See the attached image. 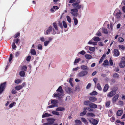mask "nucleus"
Segmentation results:
<instances>
[{
	"mask_svg": "<svg viewBox=\"0 0 125 125\" xmlns=\"http://www.w3.org/2000/svg\"><path fill=\"white\" fill-rule=\"evenodd\" d=\"M57 93H54V96L58 97V98H62L61 95H62L63 93V91L62 89V87L61 86H59L56 91Z\"/></svg>",
	"mask_w": 125,
	"mask_h": 125,
	"instance_id": "obj_1",
	"label": "nucleus"
},
{
	"mask_svg": "<svg viewBox=\"0 0 125 125\" xmlns=\"http://www.w3.org/2000/svg\"><path fill=\"white\" fill-rule=\"evenodd\" d=\"M71 13L74 17H77L78 15V10L76 8L71 9L70 10Z\"/></svg>",
	"mask_w": 125,
	"mask_h": 125,
	"instance_id": "obj_2",
	"label": "nucleus"
},
{
	"mask_svg": "<svg viewBox=\"0 0 125 125\" xmlns=\"http://www.w3.org/2000/svg\"><path fill=\"white\" fill-rule=\"evenodd\" d=\"M88 73L87 71H82L78 73L77 75L78 77H83L86 75Z\"/></svg>",
	"mask_w": 125,
	"mask_h": 125,
	"instance_id": "obj_3",
	"label": "nucleus"
},
{
	"mask_svg": "<svg viewBox=\"0 0 125 125\" xmlns=\"http://www.w3.org/2000/svg\"><path fill=\"white\" fill-rule=\"evenodd\" d=\"M119 66L121 68H123L125 66V57H123L119 63Z\"/></svg>",
	"mask_w": 125,
	"mask_h": 125,
	"instance_id": "obj_4",
	"label": "nucleus"
},
{
	"mask_svg": "<svg viewBox=\"0 0 125 125\" xmlns=\"http://www.w3.org/2000/svg\"><path fill=\"white\" fill-rule=\"evenodd\" d=\"M52 29L51 26H50L47 28L44 31V34L45 35L49 34L50 32L52 31Z\"/></svg>",
	"mask_w": 125,
	"mask_h": 125,
	"instance_id": "obj_5",
	"label": "nucleus"
},
{
	"mask_svg": "<svg viewBox=\"0 0 125 125\" xmlns=\"http://www.w3.org/2000/svg\"><path fill=\"white\" fill-rule=\"evenodd\" d=\"M80 3V1L78 0L77 2L73 3L72 4V6L73 7H76V8L77 9H79L82 8V5H80L79 3Z\"/></svg>",
	"mask_w": 125,
	"mask_h": 125,
	"instance_id": "obj_6",
	"label": "nucleus"
},
{
	"mask_svg": "<svg viewBox=\"0 0 125 125\" xmlns=\"http://www.w3.org/2000/svg\"><path fill=\"white\" fill-rule=\"evenodd\" d=\"M88 119L93 125H96L98 123V121L96 120L93 118H88Z\"/></svg>",
	"mask_w": 125,
	"mask_h": 125,
	"instance_id": "obj_7",
	"label": "nucleus"
},
{
	"mask_svg": "<svg viewBox=\"0 0 125 125\" xmlns=\"http://www.w3.org/2000/svg\"><path fill=\"white\" fill-rule=\"evenodd\" d=\"M6 82L1 84L0 86V94H1L4 90L6 86Z\"/></svg>",
	"mask_w": 125,
	"mask_h": 125,
	"instance_id": "obj_8",
	"label": "nucleus"
},
{
	"mask_svg": "<svg viewBox=\"0 0 125 125\" xmlns=\"http://www.w3.org/2000/svg\"><path fill=\"white\" fill-rule=\"evenodd\" d=\"M52 25L54 28L57 31V34H59L60 32V31L58 30L56 23H53L52 24Z\"/></svg>",
	"mask_w": 125,
	"mask_h": 125,
	"instance_id": "obj_9",
	"label": "nucleus"
},
{
	"mask_svg": "<svg viewBox=\"0 0 125 125\" xmlns=\"http://www.w3.org/2000/svg\"><path fill=\"white\" fill-rule=\"evenodd\" d=\"M119 96V95L118 94L115 95L113 98L112 100V102L113 103L115 102L118 100Z\"/></svg>",
	"mask_w": 125,
	"mask_h": 125,
	"instance_id": "obj_10",
	"label": "nucleus"
},
{
	"mask_svg": "<svg viewBox=\"0 0 125 125\" xmlns=\"http://www.w3.org/2000/svg\"><path fill=\"white\" fill-rule=\"evenodd\" d=\"M114 55L116 57H118L120 55V53L119 51L116 49H115L114 50Z\"/></svg>",
	"mask_w": 125,
	"mask_h": 125,
	"instance_id": "obj_11",
	"label": "nucleus"
},
{
	"mask_svg": "<svg viewBox=\"0 0 125 125\" xmlns=\"http://www.w3.org/2000/svg\"><path fill=\"white\" fill-rule=\"evenodd\" d=\"M116 93L115 91L113 90L109 92L107 94V96L109 97H110L113 96Z\"/></svg>",
	"mask_w": 125,
	"mask_h": 125,
	"instance_id": "obj_12",
	"label": "nucleus"
},
{
	"mask_svg": "<svg viewBox=\"0 0 125 125\" xmlns=\"http://www.w3.org/2000/svg\"><path fill=\"white\" fill-rule=\"evenodd\" d=\"M55 119L52 118H48L47 119V121L49 124L51 125L55 121Z\"/></svg>",
	"mask_w": 125,
	"mask_h": 125,
	"instance_id": "obj_13",
	"label": "nucleus"
},
{
	"mask_svg": "<svg viewBox=\"0 0 125 125\" xmlns=\"http://www.w3.org/2000/svg\"><path fill=\"white\" fill-rule=\"evenodd\" d=\"M121 14L122 13L121 11L120 10H119V11L115 15V18L117 19H119L121 17Z\"/></svg>",
	"mask_w": 125,
	"mask_h": 125,
	"instance_id": "obj_14",
	"label": "nucleus"
},
{
	"mask_svg": "<svg viewBox=\"0 0 125 125\" xmlns=\"http://www.w3.org/2000/svg\"><path fill=\"white\" fill-rule=\"evenodd\" d=\"M123 113V110L122 109L118 110L116 113L117 116H121Z\"/></svg>",
	"mask_w": 125,
	"mask_h": 125,
	"instance_id": "obj_15",
	"label": "nucleus"
},
{
	"mask_svg": "<svg viewBox=\"0 0 125 125\" xmlns=\"http://www.w3.org/2000/svg\"><path fill=\"white\" fill-rule=\"evenodd\" d=\"M83 70H88L89 69V68L85 65H82L80 67Z\"/></svg>",
	"mask_w": 125,
	"mask_h": 125,
	"instance_id": "obj_16",
	"label": "nucleus"
},
{
	"mask_svg": "<svg viewBox=\"0 0 125 125\" xmlns=\"http://www.w3.org/2000/svg\"><path fill=\"white\" fill-rule=\"evenodd\" d=\"M57 101L55 100H52L51 103L55 107L58 106Z\"/></svg>",
	"mask_w": 125,
	"mask_h": 125,
	"instance_id": "obj_17",
	"label": "nucleus"
},
{
	"mask_svg": "<svg viewBox=\"0 0 125 125\" xmlns=\"http://www.w3.org/2000/svg\"><path fill=\"white\" fill-rule=\"evenodd\" d=\"M65 90L68 93H70L72 92V89L69 87H66L65 88Z\"/></svg>",
	"mask_w": 125,
	"mask_h": 125,
	"instance_id": "obj_18",
	"label": "nucleus"
},
{
	"mask_svg": "<svg viewBox=\"0 0 125 125\" xmlns=\"http://www.w3.org/2000/svg\"><path fill=\"white\" fill-rule=\"evenodd\" d=\"M89 100L90 101L94 102L96 101L97 100V99L95 97L92 96L89 97Z\"/></svg>",
	"mask_w": 125,
	"mask_h": 125,
	"instance_id": "obj_19",
	"label": "nucleus"
},
{
	"mask_svg": "<svg viewBox=\"0 0 125 125\" xmlns=\"http://www.w3.org/2000/svg\"><path fill=\"white\" fill-rule=\"evenodd\" d=\"M89 106L90 108H97V105L94 103H91L89 104Z\"/></svg>",
	"mask_w": 125,
	"mask_h": 125,
	"instance_id": "obj_20",
	"label": "nucleus"
},
{
	"mask_svg": "<svg viewBox=\"0 0 125 125\" xmlns=\"http://www.w3.org/2000/svg\"><path fill=\"white\" fill-rule=\"evenodd\" d=\"M109 88L108 85V84H106L104 87L103 89V91L104 92H106L108 90Z\"/></svg>",
	"mask_w": 125,
	"mask_h": 125,
	"instance_id": "obj_21",
	"label": "nucleus"
},
{
	"mask_svg": "<svg viewBox=\"0 0 125 125\" xmlns=\"http://www.w3.org/2000/svg\"><path fill=\"white\" fill-rule=\"evenodd\" d=\"M64 109L65 108H64L62 107H59L57 108L56 109V111H61L64 110Z\"/></svg>",
	"mask_w": 125,
	"mask_h": 125,
	"instance_id": "obj_22",
	"label": "nucleus"
},
{
	"mask_svg": "<svg viewBox=\"0 0 125 125\" xmlns=\"http://www.w3.org/2000/svg\"><path fill=\"white\" fill-rule=\"evenodd\" d=\"M92 39L95 41L98 42L101 40L100 38L98 37H94Z\"/></svg>",
	"mask_w": 125,
	"mask_h": 125,
	"instance_id": "obj_23",
	"label": "nucleus"
},
{
	"mask_svg": "<svg viewBox=\"0 0 125 125\" xmlns=\"http://www.w3.org/2000/svg\"><path fill=\"white\" fill-rule=\"evenodd\" d=\"M22 88V86L21 85H18L16 86L15 89L17 91H19Z\"/></svg>",
	"mask_w": 125,
	"mask_h": 125,
	"instance_id": "obj_24",
	"label": "nucleus"
},
{
	"mask_svg": "<svg viewBox=\"0 0 125 125\" xmlns=\"http://www.w3.org/2000/svg\"><path fill=\"white\" fill-rule=\"evenodd\" d=\"M50 116H52V115L47 113H45L43 114L42 116V118H44L46 117H49Z\"/></svg>",
	"mask_w": 125,
	"mask_h": 125,
	"instance_id": "obj_25",
	"label": "nucleus"
},
{
	"mask_svg": "<svg viewBox=\"0 0 125 125\" xmlns=\"http://www.w3.org/2000/svg\"><path fill=\"white\" fill-rule=\"evenodd\" d=\"M85 58L87 59H90L92 58V56L90 55L86 54L85 55Z\"/></svg>",
	"mask_w": 125,
	"mask_h": 125,
	"instance_id": "obj_26",
	"label": "nucleus"
},
{
	"mask_svg": "<svg viewBox=\"0 0 125 125\" xmlns=\"http://www.w3.org/2000/svg\"><path fill=\"white\" fill-rule=\"evenodd\" d=\"M31 54L34 55L36 54V52L35 50L33 49H31Z\"/></svg>",
	"mask_w": 125,
	"mask_h": 125,
	"instance_id": "obj_27",
	"label": "nucleus"
},
{
	"mask_svg": "<svg viewBox=\"0 0 125 125\" xmlns=\"http://www.w3.org/2000/svg\"><path fill=\"white\" fill-rule=\"evenodd\" d=\"M81 120L86 125H88V122L84 118L82 117L81 118Z\"/></svg>",
	"mask_w": 125,
	"mask_h": 125,
	"instance_id": "obj_28",
	"label": "nucleus"
},
{
	"mask_svg": "<svg viewBox=\"0 0 125 125\" xmlns=\"http://www.w3.org/2000/svg\"><path fill=\"white\" fill-rule=\"evenodd\" d=\"M123 4L124 6L122 7V10L125 13V2H122L121 4Z\"/></svg>",
	"mask_w": 125,
	"mask_h": 125,
	"instance_id": "obj_29",
	"label": "nucleus"
},
{
	"mask_svg": "<svg viewBox=\"0 0 125 125\" xmlns=\"http://www.w3.org/2000/svg\"><path fill=\"white\" fill-rule=\"evenodd\" d=\"M52 113L54 115H59L60 114L59 112H57L56 111H53L52 112Z\"/></svg>",
	"mask_w": 125,
	"mask_h": 125,
	"instance_id": "obj_30",
	"label": "nucleus"
},
{
	"mask_svg": "<svg viewBox=\"0 0 125 125\" xmlns=\"http://www.w3.org/2000/svg\"><path fill=\"white\" fill-rule=\"evenodd\" d=\"M87 116H90L92 117H94L95 116L94 114L92 113H88L87 114Z\"/></svg>",
	"mask_w": 125,
	"mask_h": 125,
	"instance_id": "obj_31",
	"label": "nucleus"
},
{
	"mask_svg": "<svg viewBox=\"0 0 125 125\" xmlns=\"http://www.w3.org/2000/svg\"><path fill=\"white\" fill-rule=\"evenodd\" d=\"M19 74L21 77H24L25 75V73L24 71H21L20 72Z\"/></svg>",
	"mask_w": 125,
	"mask_h": 125,
	"instance_id": "obj_32",
	"label": "nucleus"
},
{
	"mask_svg": "<svg viewBox=\"0 0 125 125\" xmlns=\"http://www.w3.org/2000/svg\"><path fill=\"white\" fill-rule=\"evenodd\" d=\"M37 48L39 50H42V44H39L37 45Z\"/></svg>",
	"mask_w": 125,
	"mask_h": 125,
	"instance_id": "obj_33",
	"label": "nucleus"
},
{
	"mask_svg": "<svg viewBox=\"0 0 125 125\" xmlns=\"http://www.w3.org/2000/svg\"><path fill=\"white\" fill-rule=\"evenodd\" d=\"M102 31L105 34H106L108 33V32L107 31V29H105V28H103L102 29Z\"/></svg>",
	"mask_w": 125,
	"mask_h": 125,
	"instance_id": "obj_34",
	"label": "nucleus"
},
{
	"mask_svg": "<svg viewBox=\"0 0 125 125\" xmlns=\"http://www.w3.org/2000/svg\"><path fill=\"white\" fill-rule=\"evenodd\" d=\"M97 87L98 89L100 90L101 91L102 90V88L101 87L100 83H98L97 85Z\"/></svg>",
	"mask_w": 125,
	"mask_h": 125,
	"instance_id": "obj_35",
	"label": "nucleus"
},
{
	"mask_svg": "<svg viewBox=\"0 0 125 125\" xmlns=\"http://www.w3.org/2000/svg\"><path fill=\"white\" fill-rule=\"evenodd\" d=\"M50 42L48 40L45 41L44 43V45L45 46H47L50 43Z\"/></svg>",
	"mask_w": 125,
	"mask_h": 125,
	"instance_id": "obj_36",
	"label": "nucleus"
},
{
	"mask_svg": "<svg viewBox=\"0 0 125 125\" xmlns=\"http://www.w3.org/2000/svg\"><path fill=\"white\" fill-rule=\"evenodd\" d=\"M73 20H74V24L75 25H77L78 23V21L77 19L75 17H73Z\"/></svg>",
	"mask_w": 125,
	"mask_h": 125,
	"instance_id": "obj_37",
	"label": "nucleus"
},
{
	"mask_svg": "<svg viewBox=\"0 0 125 125\" xmlns=\"http://www.w3.org/2000/svg\"><path fill=\"white\" fill-rule=\"evenodd\" d=\"M109 62L108 60H106L104 61L103 63V65H108Z\"/></svg>",
	"mask_w": 125,
	"mask_h": 125,
	"instance_id": "obj_38",
	"label": "nucleus"
},
{
	"mask_svg": "<svg viewBox=\"0 0 125 125\" xmlns=\"http://www.w3.org/2000/svg\"><path fill=\"white\" fill-rule=\"evenodd\" d=\"M66 19L68 22L70 23L71 22V19L70 17L69 16H66Z\"/></svg>",
	"mask_w": 125,
	"mask_h": 125,
	"instance_id": "obj_39",
	"label": "nucleus"
},
{
	"mask_svg": "<svg viewBox=\"0 0 125 125\" xmlns=\"http://www.w3.org/2000/svg\"><path fill=\"white\" fill-rule=\"evenodd\" d=\"M113 77L115 78H118L119 77V74L117 73H115L114 74Z\"/></svg>",
	"mask_w": 125,
	"mask_h": 125,
	"instance_id": "obj_40",
	"label": "nucleus"
},
{
	"mask_svg": "<svg viewBox=\"0 0 125 125\" xmlns=\"http://www.w3.org/2000/svg\"><path fill=\"white\" fill-rule=\"evenodd\" d=\"M97 92L95 91H93L92 93H90V95H97Z\"/></svg>",
	"mask_w": 125,
	"mask_h": 125,
	"instance_id": "obj_41",
	"label": "nucleus"
},
{
	"mask_svg": "<svg viewBox=\"0 0 125 125\" xmlns=\"http://www.w3.org/2000/svg\"><path fill=\"white\" fill-rule=\"evenodd\" d=\"M81 61V59L80 58L76 59L74 62V64L75 65V63H78L80 61Z\"/></svg>",
	"mask_w": 125,
	"mask_h": 125,
	"instance_id": "obj_42",
	"label": "nucleus"
},
{
	"mask_svg": "<svg viewBox=\"0 0 125 125\" xmlns=\"http://www.w3.org/2000/svg\"><path fill=\"white\" fill-rule=\"evenodd\" d=\"M27 68V66L26 65L23 66L21 68V70L23 71H26Z\"/></svg>",
	"mask_w": 125,
	"mask_h": 125,
	"instance_id": "obj_43",
	"label": "nucleus"
},
{
	"mask_svg": "<svg viewBox=\"0 0 125 125\" xmlns=\"http://www.w3.org/2000/svg\"><path fill=\"white\" fill-rule=\"evenodd\" d=\"M63 25L64 27L66 28L67 27V24L64 21H63L62 22Z\"/></svg>",
	"mask_w": 125,
	"mask_h": 125,
	"instance_id": "obj_44",
	"label": "nucleus"
},
{
	"mask_svg": "<svg viewBox=\"0 0 125 125\" xmlns=\"http://www.w3.org/2000/svg\"><path fill=\"white\" fill-rule=\"evenodd\" d=\"M118 40L119 42H124V39L122 37H120L118 38Z\"/></svg>",
	"mask_w": 125,
	"mask_h": 125,
	"instance_id": "obj_45",
	"label": "nucleus"
},
{
	"mask_svg": "<svg viewBox=\"0 0 125 125\" xmlns=\"http://www.w3.org/2000/svg\"><path fill=\"white\" fill-rule=\"evenodd\" d=\"M118 47L120 49H121L122 50H124L125 49L124 46L122 45H119Z\"/></svg>",
	"mask_w": 125,
	"mask_h": 125,
	"instance_id": "obj_46",
	"label": "nucleus"
},
{
	"mask_svg": "<svg viewBox=\"0 0 125 125\" xmlns=\"http://www.w3.org/2000/svg\"><path fill=\"white\" fill-rule=\"evenodd\" d=\"M89 49L90 51L94 52L95 49L94 47H90L89 48Z\"/></svg>",
	"mask_w": 125,
	"mask_h": 125,
	"instance_id": "obj_47",
	"label": "nucleus"
},
{
	"mask_svg": "<svg viewBox=\"0 0 125 125\" xmlns=\"http://www.w3.org/2000/svg\"><path fill=\"white\" fill-rule=\"evenodd\" d=\"M75 122L76 123H78L80 125L81 124H82L81 121L80 120H75Z\"/></svg>",
	"mask_w": 125,
	"mask_h": 125,
	"instance_id": "obj_48",
	"label": "nucleus"
},
{
	"mask_svg": "<svg viewBox=\"0 0 125 125\" xmlns=\"http://www.w3.org/2000/svg\"><path fill=\"white\" fill-rule=\"evenodd\" d=\"M40 40L42 42H44L45 41V38L43 37H41L40 38Z\"/></svg>",
	"mask_w": 125,
	"mask_h": 125,
	"instance_id": "obj_49",
	"label": "nucleus"
},
{
	"mask_svg": "<svg viewBox=\"0 0 125 125\" xmlns=\"http://www.w3.org/2000/svg\"><path fill=\"white\" fill-rule=\"evenodd\" d=\"M15 82L16 83H19L21 82V80L20 79H17L15 81Z\"/></svg>",
	"mask_w": 125,
	"mask_h": 125,
	"instance_id": "obj_50",
	"label": "nucleus"
},
{
	"mask_svg": "<svg viewBox=\"0 0 125 125\" xmlns=\"http://www.w3.org/2000/svg\"><path fill=\"white\" fill-rule=\"evenodd\" d=\"M96 35L98 36H101L102 35V34L100 31H99L96 33Z\"/></svg>",
	"mask_w": 125,
	"mask_h": 125,
	"instance_id": "obj_51",
	"label": "nucleus"
},
{
	"mask_svg": "<svg viewBox=\"0 0 125 125\" xmlns=\"http://www.w3.org/2000/svg\"><path fill=\"white\" fill-rule=\"evenodd\" d=\"M89 101H85L84 102V104L86 105H88L89 104Z\"/></svg>",
	"mask_w": 125,
	"mask_h": 125,
	"instance_id": "obj_52",
	"label": "nucleus"
},
{
	"mask_svg": "<svg viewBox=\"0 0 125 125\" xmlns=\"http://www.w3.org/2000/svg\"><path fill=\"white\" fill-rule=\"evenodd\" d=\"M58 25L62 29H63V27L62 22H59L58 23Z\"/></svg>",
	"mask_w": 125,
	"mask_h": 125,
	"instance_id": "obj_53",
	"label": "nucleus"
},
{
	"mask_svg": "<svg viewBox=\"0 0 125 125\" xmlns=\"http://www.w3.org/2000/svg\"><path fill=\"white\" fill-rule=\"evenodd\" d=\"M72 79L73 78H71L70 79L69 82L71 86L72 87H73V84L72 83Z\"/></svg>",
	"mask_w": 125,
	"mask_h": 125,
	"instance_id": "obj_54",
	"label": "nucleus"
},
{
	"mask_svg": "<svg viewBox=\"0 0 125 125\" xmlns=\"http://www.w3.org/2000/svg\"><path fill=\"white\" fill-rule=\"evenodd\" d=\"M110 104V101H108L106 102V104H105V106H106L107 107H108L109 106Z\"/></svg>",
	"mask_w": 125,
	"mask_h": 125,
	"instance_id": "obj_55",
	"label": "nucleus"
},
{
	"mask_svg": "<svg viewBox=\"0 0 125 125\" xmlns=\"http://www.w3.org/2000/svg\"><path fill=\"white\" fill-rule=\"evenodd\" d=\"M89 107H86L87 110L89 111H92L93 110V109Z\"/></svg>",
	"mask_w": 125,
	"mask_h": 125,
	"instance_id": "obj_56",
	"label": "nucleus"
},
{
	"mask_svg": "<svg viewBox=\"0 0 125 125\" xmlns=\"http://www.w3.org/2000/svg\"><path fill=\"white\" fill-rule=\"evenodd\" d=\"M19 39L18 38L15 39L13 40V41L14 42H15V43L16 44H17L19 42Z\"/></svg>",
	"mask_w": 125,
	"mask_h": 125,
	"instance_id": "obj_57",
	"label": "nucleus"
},
{
	"mask_svg": "<svg viewBox=\"0 0 125 125\" xmlns=\"http://www.w3.org/2000/svg\"><path fill=\"white\" fill-rule=\"evenodd\" d=\"M52 31H51L52 34L53 35L55 34L56 33V31H55L54 29L52 28Z\"/></svg>",
	"mask_w": 125,
	"mask_h": 125,
	"instance_id": "obj_58",
	"label": "nucleus"
},
{
	"mask_svg": "<svg viewBox=\"0 0 125 125\" xmlns=\"http://www.w3.org/2000/svg\"><path fill=\"white\" fill-rule=\"evenodd\" d=\"M15 104V103L14 102H13L10 104L9 105V107L10 108H11L13 107L14 104Z\"/></svg>",
	"mask_w": 125,
	"mask_h": 125,
	"instance_id": "obj_59",
	"label": "nucleus"
},
{
	"mask_svg": "<svg viewBox=\"0 0 125 125\" xmlns=\"http://www.w3.org/2000/svg\"><path fill=\"white\" fill-rule=\"evenodd\" d=\"M20 35V33L19 32L17 33L14 36V38H17Z\"/></svg>",
	"mask_w": 125,
	"mask_h": 125,
	"instance_id": "obj_60",
	"label": "nucleus"
},
{
	"mask_svg": "<svg viewBox=\"0 0 125 125\" xmlns=\"http://www.w3.org/2000/svg\"><path fill=\"white\" fill-rule=\"evenodd\" d=\"M85 53V52L84 51H81L79 52L78 53H80L82 55H83Z\"/></svg>",
	"mask_w": 125,
	"mask_h": 125,
	"instance_id": "obj_61",
	"label": "nucleus"
},
{
	"mask_svg": "<svg viewBox=\"0 0 125 125\" xmlns=\"http://www.w3.org/2000/svg\"><path fill=\"white\" fill-rule=\"evenodd\" d=\"M31 56H30L29 55L27 56L26 58V60L27 61H29L31 59Z\"/></svg>",
	"mask_w": 125,
	"mask_h": 125,
	"instance_id": "obj_62",
	"label": "nucleus"
},
{
	"mask_svg": "<svg viewBox=\"0 0 125 125\" xmlns=\"http://www.w3.org/2000/svg\"><path fill=\"white\" fill-rule=\"evenodd\" d=\"M91 85V84L90 83H89L86 87V88L87 89L89 88Z\"/></svg>",
	"mask_w": 125,
	"mask_h": 125,
	"instance_id": "obj_63",
	"label": "nucleus"
},
{
	"mask_svg": "<svg viewBox=\"0 0 125 125\" xmlns=\"http://www.w3.org/2000/svg\"><path fill=\"white\" fill-rule=\"evenodd\" d=\"M11 92L12 94H15L17 93L16 90L13 89L12 90Z\"/></svg>",
	"mask_w": 125,
	"mask_h": 125,
	"instance_id": "obj_64",
	"label": "nucleus"
}]
</instances>
